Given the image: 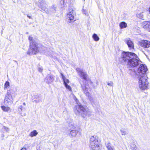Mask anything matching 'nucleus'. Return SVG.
<instances>
[{
    "label": "nucleus",
    "mask_w": 150,
    "mask_h": 150,
    "mask_svg": "<svg viewBox=\"0 0 150 150\" xmlns=\"http://www.w3.org/2000/svg\"><path fill=\"white\" fill-rule=\"evenodd\" d=\"M100 140L97 136H93L90 138L89 146L92 150H100Z\"/></svg>",
    "instance_id": "nucleus-5"
},
{
    "label": "nucleus",
    "mask_w": 150,
    "mask_h": 150,
    "mask_svg": "<svg viewBox=\"0 0 150 150\" xmlns=\"http://www.w3.org/2000/svg\"><path fill=\"white\" fill-rule=\"evenodd\" d=\"M28 40H30V45L27 53L29 55L35 54L39 51L38 44L33 39V38L30 36L29 37Z\"/></svg>",
    "instance_id": "nucleus-4"
},
{
    "label": "nucleus",
    "mask_w": 150,
    "mask_h": 150,
    "mask_svg": "<svg viewBox=\"0 0 150 150\" xmlns=\"http://www.w3.org/2000/svg\"><path fill=\"white\" fill-rule=\"evenodd\" d=\"M74 99L77 105L75 106L74 109L76 114L80 113L84 117H85L86 116H90L92 113L91 111L86 106H83L81 104L76 97Z\"/></svg>",
    "instance_id": "nucleus-3"
},
{
    "label": "nucleus",
    "mask_w": 150,
    "mask_h": 150,
    "mask_svg": "<svg viewBox=\"0 0 150 150\" xmlns=\"http://www.w3.org/2000/svg\"><path fill=\"white\" fill-rule=\"evenodd\" d=\"M120 131L121 132V134L122 135H125L126 134V133L125 131L123 130H121Z\"/></svg>",
    "instance_id": "nucleus-30"
},
{
    "label": "nucleus",
    "mask_w": 150,
    "mask_h": 150,
    "mask_svg": "<svg viewBox=\"0 0 150 150\" xmlns=\"http://www.w3.org/2000/svg\"><path fill=\"white\" fill-rule=\"evenodd\" d=\"M9 86V82L7 81H6L4 84V89L5 90H6L7 89V87Z\"/></svg>",
    "instance_id": "nucleus-25"
},
{
    "label": "nucleus",
    "mask_w": 150,
    "mask_h": 150,
    "mask_svg": "<svg viewBox=\"0 0 150 150\" xmlns=\"http://www.w3.org/2000/svg\"><path fill=\"white\" fill-rule=\"evenodd\" d=\"M149 12L150 13V7H149Z\"/></svg>",
    "instance_id": "nucleus-40"
},
{
    "label": "nucleus",
    "mask_w": 150,
    "mask_h": 150,
    "mask_svg": "<svg viewBox=\"0 0 150 150\" xmlns=\"http://www.w3.org/2000/svg\"><path fill=\"white\" fill-rule=\"evenodd\" d=\"M11 95L10 94V92L9 91H7L6 95H7V96H8V95Z\"/></svg>",
    "instance_id": "nucleus-34"
},
{
    "label": "nucleus",
    "mask_w": 150,
    "mask_h": 150,
    "mask_svg": "<svg viewBox=\"0 0 150 150\" xmlns=\"http://www.w3.org/2000/svg\"><path fill=\"white\" fill-rule=\"evenodd\" d=\"M108 85L110 86H112L113 85V83L112 82H109L108 83Z\"/></svg>",
    "instance_id": "nucleus-31"
},
{
    "label": "nucleus",
    "mask_w": 150,
    "mask_h": 150,
    "mask_svg": "<svg viewBox=\"0 0 150 150\" xmlns=\"http://www.w3.org/2000/svg\"><path fill=\"white\" fill-rule=\"evenodd\" d=\"M27 17L28 18H30V19H32V17L31 16L28 15H27Z\"/></svg>",
    "instance_id": "nucleus-35"
},
{
    "label": "nucleus",
    "mask_w": 150,
    "mask_h": 150,
    "mask_svg": "<svg viewBox=\"0 0 150 150\" xmlns=\"http://www.w3.org/2000/svg\"><path fill=\"white\" fill-rule=\"evenodd\" d=\"M139 44L141 46L144 48H148L150 47V41L147 40L142 41Z\"/></svg>",
    "instance_id": "nucleus-12"
},
{
    "label": "nucleus",
    "mask_w": 150,
    "mask_h": 150,
    "mask_svg": "<svg viewBox=\"0 0 150 150\" xmlns=\"http://www.w3.org/2000/svg\"><path fill=\"white\" fill-rule=\"evenodd\" d=\"M84 7V6H83V8Z\"/></svg>",
    "instance_id": "nucleus-42"
},
{
    "label": "nucleus",
    "mask_w": 150,
    "mask_h": 150,
    "mask_svg": "<svg viewBox=\"0 0 150 150\" xmlns=\"http://www.w3.org/2000/svg\"><path fill=\"white\" fill-rule=\"evenodd\" d=\"M67 19L68 22L69 23L74 22L76 20V19L74 18L73 10H69V12L67 13Z\"/></svg>",
    "instance_id": "nucleus-9"
},
{
    "label": "nucleus",
    "mask_w": 150,
    "mask_h": 150,
    "mask_svg": "<svg viewBox=\"0 0 150 150\" xmlns=\"http://www.w3.org/2000/svg\"><path fill=\"white\" fill-rule=\"evenodd\" d=\"M110 150H115L114 149L112 148V149H110Z\"/></svg>",
    "instance_id": "nucleus-39"
},
{
    "label": "nucleus",
    "mask_w": 150,
    "mask_h": 150,
    "mask_svg": "<svg viewBox=\"0 0 150 150\" xmlns=\"http://www.w3.org/2000/svg\"><path fill=\"white\" fill-rule=\"evenodd\" d=\"M21 150H27V149L25 148H23L21 149Z\"/></svg>",
    "instance_id": "nucleus-36"
},
{
    "label": "nucleus",
    "mask_w": 150,
    "mask_h": 150,
    "mask_svg": "<svg viewBox=\"0 0 150 150\" xmlns=\"http://www.w3.org/2000/svg\"><path fill=\"white\" fill-rule=\"evenodd\" d=\"M119 26L121 29L126 28L127 27V24L125 22H122L120 23Z\"/></svg>",
    "instance_id": "nucleus-19"
},
{
    "label": "nucleus",
    "mask_w": 150,
    "mask_h": 150,
    "mask_svg": "<svg viewBox=\"0 0 150 150\" xmlns=\"http://www.w3.org/2000/svg\"><path fill=\"white\" fill-rule=\"evenodd\" d=\"M3 129H4L7 132H8L9 130V129L8 127H5L4 126L3 127Z\"/></svg>",
    "instance_id": "nucleus-29"
},
{
    "label": "nucleus",
    "mask_w": 150,
    "mask_h": 150,
    "mask_svg": "<svg viewBox=\"0 0 150 150\" xmlns=\"http://www.w3.org/2000/svg\"><path fill=\"white\" fill-rule=\"evenodd\" d=\"M139 81L138 82L139 87L140 89L144 90L147 88L148 82L147 79V77L145 74H143V76L139 75Z\"/></svg>",
    "instance_id": "nucleus-6"
},
{
    "label": "nucleus",
    "mask_w": 150,
    "mask_h": 150,
    "mask_svg": "<svg viewBox=\"0 0 150 150\" xmlns=\"http://www.w3.org/2000/svg\"><path fill=\"white\" fill-rule=\"evenodd\" d=\"M69 126L71 128L69 135H70L71 137H75L78 132V131L76 129L75 126L72 123L69 124Z\"/></svg>",
    "instance_id": "nucleus-8"
},
{
    "label": "nucleus",
    "mask_w": 150,
    "mask_h": 150,
    "mask_svg": "<svg viewBox=\"0 0 150 150\" xmlns=\"http://www.w3.org/2000/svg\"><path fill=\"white\" fill-rule=\"evenodd\" d=\"M6 96H7V98L8 99V100H12V96L11 95H6Z\"/></svg>",
    "instance_id": "nucleus-28"
},
{
    "label": "nucleus",
    "mask_w": 150,
    "mask_h": 150,
    "mask_svg": "<svg viewBox=\"0 0 150 150\" xmlns=\"http://www.w3.org/2000/svg\"><path fill=\"white\" fill-rule=\"evenodd\" d=\"M119 60L121 63H127L132 67H136L139 64V58L135 53L129 52H122Z\"/></svg>",
    "instance_id": "nucleus-2"
},
{
    "label": "nucleus",
    "mask_w": 150,
    "mask_h": 150,
    "mask_svg": "<svg viewBox=\"0 0 150 150\" xmlns=\"http://www.w3.org/2000/svg\"><path fill=\"white\" fill-rule=\"evenodd\" d=\"M38 134V132L36 130H34L31 132L29 134V136L31 137L36 136Z\"/></svg>",
    "instance_id": "nucleus-20"
},
{
    "label": "nucleus",
    "mask_w": 150,
    "mask_h": 150,
    "mask_svg": "<svg viewBox=\"0 0 150 150\" xmlns=\"http://www.w3.org/2000/svg\"><path fill=\"white\" fill-rule=\"evenodd\" d=\"M54 80V76L52 75H47L45 79L46 82L48 84L51 83Z\"/></svg>",
    "instance_id": "nucleus-11"
},
{
    "label": "nucleus",
    "mask_w": 150,
    "mask_h": 150,
    "mask_svg": "<svg viewBox=\"0 0 150 150\" xmlns=\"http://www.w3.org/2000/svg\"><path fill=\"white\" fill-rule=\"evenodd\" d=\"M23 105H26V104L25 103H23Z\"/></svg>",
    "instance_id": "nucleus-38"
},
{
    "label": "nucleus",
    "mask_w": 150,
    "mask_h": 150,
    "mask_svg": "<svg viewBox=\"0 0 150 150\" xmlns=\"http://www.w3.org/2000/svg\"><path fill=\"white\" fill-rule=\"evenodd\" d=\"M43 69L41 68H39L38 71L40 72H42V71Z\"/></svg>",
    "instance_id": "nucleus-32"
},
{
    "label": "nucleus",
    "mask_w": 150,
    "mask_h": 150,
    "mask_svg": "<svg viewBox=\"0 0 150 150\" xmlns=\"http://www.w3.org/2000/svg\"><path fill=\"white\" fill-rule=\"evenodd\" d=\"M82 11L83 13L85 14V15L86 16H88V13L86 10L83 8L82 10Z\"/></svg>",
    "instance_id": "nucleus-26"
},
{
    "label": "nucleus",
    "mask_w": 150,
    "mask_h": 150,
    "mask_svg": "<svg viewBox=\"0 0 150 150\" xmlns=\"http://www.w3.org/2000/svg\"><path fill=\"white\" fill-rule=\"evenodd\" d=\"M56 8L54 5L52 6L51 9V12L52 13H55L56 11Z\"/></svg>",
    "instance_id": "nucleus-24"
},
{
    "label": "nucleus",
    "mask_w": 150,
    "mask_h": 150,
    "mask_svg": "<svg viewBox=\"0 0 150 150\" xmlns=\"http://www.w3.org/2000/svg\"><path fill=\"white\" fill-rule=\"evenodd\" d=\"M24 110H25V109L24 108H23L22 105H21L20 107L18 108V110L19 112H21Z\"/></svg>",
    "instance_id": "nucleus-27"
},
{
    "label": "nucleus",
    "mask_w": 150,
    "mask_h": 150,
    "mask_svg": "<svg viewBox=\"0 0 150 150\" xmlns=\"http://www.w3.org/2000/svg\"><path fill=\"white\" fill-rule=\"evenodd\" d=\"M76 70L79 76L83 80V82H84V84L83 85H81V87L84 93L88 96V98L91 102V103H93L94 102V99L91 96H89V92L91 91L89 85L92 86V82L90 80L88 79V75L83 69L77 68Z\"/></svg>",
    "instance_id": "nucleus-1"
},
{
    "label": "nucleus",
    "mask_w": 150,
    "mask_h": 150,
    "mask_svg": "<svg viewBox=\"0 0 150 150\" xmlns=\"http://www.w3.org/2000/svg\"><path fill=\"white\" fill-rule=\"evenodd\" d=\"M14 62H15V63H16L17 64H18V62H17V61H16V60H14Z\"/></svg>",
    "instance_id": "nucleus-37"
},
{
    "label": "nucleus",
    "mask_w": 150,
    "mask_h": 150,
    "mask_svg": "<svg viewBox=\"0 0 150 150\" xmlns=\"http://www.w3.org/2000/svg\"><path fill=\"white\" fill-rule=\"evenodd\" d=\"M1 108L2 110L4 112H11V109L9 107L3 105L1 106Z\"/></svg>",
    "instance_id": "nucleus-18"
},
{
    "label": "nucleus",
    "mask_w": 150,
    "mask_h": 150,
    "mask_svg": "<svg viewBox=\"0 0 150 150\" xmlns=\"http://www.w3.org/2000/svg\"><path fill=\"white\" fill-rule=\"evenodd\" d=\"M70 3V0H61L60 4L61 8H62L66 6H67V4H69Z\"/></svg>",
    "instance_id": "nucleus-17"
},
{
    "label": "nucleus",
    "mask_w": 150,
    "mask_h": 150,
    "mask_svg": "<svg viewBox=\"0 0 150 150\" xmlns=\"http://www.w3.org/2000/svg\"><path fill=\"white\" fill-rule=\"evenodd\" d=\"M92 38L94 40L96 41H98L99 40V38L98 37V35L95 34H94Z\"/></svg>",
    "instance_id": "nucleus-21"
},
{
    "label": "nucleus",
    "mask_w": 150,
    "mask_h": 150,
    "mask_svg": "<svg viewBox=\"0 0 150 150\" xmlns=\"http://www.w3.org/2000/svg\"><path fill=\"white\" fill-rule=\"evenodd\" d=\"M33 100H34L33 102L38 103L39 102H41L42 101V97L40 95H36L34 96V98Z\"/></svg>",
    "instance_id": "nucleus-14"
},
{
    "label": "nucleus",
    "mask_w": 150,
    "mask_h": 150,
    "mask_svg": "<svg viewBox=\"0 0 150 150\" xmlns=\"http://www.w3.org/2000/svg\"><path fill=\"white\" fill-rule=\"evenodd\" d=\"M7 96H5L4 100L6 101H8V99L7 98Z\"/></svg>",
    "instance_id": "nucleus-33"
},
{
    "label": "nucleus",
    "mask_w": 150,
    "mask_h": 150,
    "mask_svg": "<svg viewBox=\"0 0 150 150\" xmlns=\"http://www.w3.org/2000/svg\"><path fill=\"white\" fill-rule=\"evenodd\" d=\"M62 78L64 82V84L67 89H68L70 91L71 90V87L69 85L67 84L68 83H69V80L66 79L65 76L63 75L62 73H60Z\"/></svg>",
    "instance_id": "nucleus-10"
},
{
    "label": "nucleus",
    "mask_w": 150,
    "mask_h": 150,
    "mask_svg": "<svg viewBox=\"0 0 150 150\" xmlns=\"http://www.w3.org/2000/svg\"><path fill=\"white\" fill-rule=\"evenodd\" d=\"M129 48L131 49H133L134 45L133 42L130 40L129 38H126L125 40Z\"/></svg>",
    "instance_id": "nucleus-13"
},
{
    "label": "nucleus",
    "mask_w": 150,
    "mask_h": 150,
    "mask_svg": "<svg viewBox=\"0 0 150 150\" xmlns=\"http://www.w3.org/2000/svg\"><path fill=\"white\" fill-rule=\"evenodd\" d=\"M47 4L45 1L43 0L40 4V5H39V7L40 8L42 11H46L47 10V8L46 7Z\"/></svg>",
    "instance_id": "nucleus-15"
},
{
    "label": "nucleus",
    "mask_w": 150,
    "mask_h": 150,
    "mask_svg": "<svg viewBox=\"0 0 150 150\" xmlns=\"http://www.w3.org/2000/svg\"><path fill=\"white\" fill-rule=\"evenodd\" d=\"M136 16L137 18H138L141 19H144V15L143 12L137 13L136 15Z\"/></svg>",
    "instance_id": "nucleus-22"
},
{
    "label": "nucleus",
    "mask_w": 150,
    "mask_h": 150,
    "mask_svg": "<svg viewBox=\"0 0 150 150\" xmlns=\"http://www.w3.org/2000/svg\"><path fill=\"white\" fill-rule=\"evenodd\" d=\"M83 1L84 2V4L85 3V0H83Z\"/></svg>",
    "instance_id": "nucleus-41"
},
{
    "label": "nucleus",
    "mask_w": 150,
    "mask_h": 150,
    "mask_svg": "<svg viewBox=\"0 0 150 150\" xmlns=\"http://www.w3.org/2000/svg\"><path fill=\"white\" fill-rule=\"evenodd\" d=\"M147 70V68L145 65L141 64L138 68L137 72L139 75L143 76V74L146 75V73Z\"/></svg>",
    "instance_id": "nucleus-7"
},
{
    "label": "nucleus",
    "mask_w": 150,
    "mask_h": 150,
    "mask_svg": "<svg viewBox=\"0 0 150 150\" xmlns=\"http://www.w3.org/2000/svg\"><path fill=\"white\" fill-rule=\"evenodd\" d=\"M142 25L143 28L148 29L150 32V22H144Z\"/></svg>",
    "instance_id": "nucleus-16"
},
{
    "label": "nucleus",
    "mask_w": 150,
    "mask_h": 150,
    "mask_svg": "<svg viewBox=\"0 0 150 150\" xmlns=\"http://www.w3.org/2000/svg\"><path fill=\"white\" fill-rule=\"evenodd\" d=\"M105 146L108 150H110L113 148L110 145V142H108L105 143Z\"/></svg>",
    "instance_id": "nucleus-23"
}]
</instances>
